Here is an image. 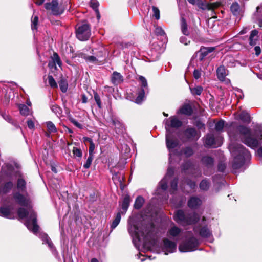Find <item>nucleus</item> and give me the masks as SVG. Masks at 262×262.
<instances>
[{
  "mask_svg": "<svg viewBox=\"0 0 262 262\" xmlns=\"http://www.w3.org/2000/svg\"><path fill=\"white\" fill-rule=\"evenodd\" d=\"M18 107L22 115L26 116L29 115L30 110L26 105L24 104H19Z\"/></svg>",
  "mask_w": 262,
  "mask_h": 262,
  "instance_id": "ea45409f",
  "label": "nucleus"
},
{
  "mask_svg": "<svg viewBox=\"0 0 262 262\" xmlns=\"http://www.w3.org/2000/svg\"><path fill=\"white\" fill-rule=\"evenodd\" d=\"M52 61L55 63V65L57 64L59 67L61 66V61L59 56L56 53H54L52 57Z\"/></svg>",
  "mask_w": 262,
  "mask_h": 262,
  "instance_id": "09e8293b",
  "label": "nucleus"
},
{
  "mask_svg": "<svg viewBox=\"0 0 262 262\" xmlns=\"http://www.w3.org/2000/svg\"><path fill=\"white\" fill-rule=\"evenodd\" d=\"M139 79L141 83V89H144L145 91H148V84L146 78L142 76H140Z\"/></svg>",
  "mask_w": 262,
  "mask_h": 262,
  "instance_id": "37998d69",
  "label": "nucleus"
},
{
  "mask_svg": "<svg viewBox=\"0 0 262 262\" xmlns=\"http://www.w3.org/2000/svg\"><path fill=\"white\" fill-rule=\"evenodd\" d=\"M202 200L197 196H191L188 201V206L191 209H196L202 204Z\"/></svg>",
  "mask_w": 262,
  "mask_h": 262,
  "instance_id": "aec40b11",
  "label": "nucleus"
},
{
  "mask_svg": "<svg viewBox=\"0 0 262 262\" xmlns=\"http://www.w3.org/2000/svg\"><path fill=\"white\" fill-rule=\"evenodd\" d=\"M189 89H190L191 93L193 96L201 95V94H202V93L203 91V87L201 86H200V85H197V86H190Z\"/></svg>",
  "mask_w": 262,
  "mask_h": 262,
  "instance_id": "72a5a7b5",
  "label": "nucleus"
},
{
  "mask_svg": "<svg viewBox=\"0 0 262 262\" xmlns=\"http://www.w3.org/2000/svg\"><path fill=\"white\" fill-rule=\"evenodd\" d=\"M182 169L185 172L190 170L191 171L190 174L195 178L199 177L202 175V173L200 169L198 168L195 169L194 165L190 161L184 163L182 166Z\"/></svg>",
  "mask_w": 262,
  "mask_h": 262,
  "instance_id": "2eb2a0df",
  "label": "nucleus"
},
{
  "mask_svg": "<svg viewBox=\"0 0 262 262\" xmlns=\"http://www.w3.org/2000/svg\"><path fill=\"white\" fill-rule=\"evenodd\" d=\"M200 245L198 238L191 235L179 245V250L181 252H191L196 250Z\"/></svg>",
  "mask_w": 262,
  "mask_h": 262,
  "instance_id": "39448f33",
  "label": "nucleus"
},
{
  "mask_svg": "<svg viewBox=\"0 0 262 262\" xmlns=\"http://www.w3.org/2000/svg\"><path fill=\"white\" fill-rule=\"evenodd\" d=\"M131 202V199L129 195L126 194L125 195L123 199L122 204H121V208L122 210V211L121 212L122 214H124L126 213L127 211L128 207L130 205V203Z\"/></svg>",
  "mask_w": 262,
  "mask_h": 262,
  "instance_id": "393cba45",
  "label": "nucleus"
},
{
  "mask_svg": "<svg viewBox=\"0 0 262 262\" xmlns=\"http://www.w3.org/2000/svg\"><path fill=\"white\" fill-rule=\"evenodd\" d=\"M121 213H121V212H118L117 213L115 219L113 221L111 225V228L112 231L113 229H114L119 224L120 220H121Z\"/></svg>",
  "mask_w": 262,
  "mask_h": 262,
  "instance_id": "e433bc0d",
  "label": "nucleus"
},
{
  "mask_svg": "<svg viewBox=\"0 0 262 262\" xmlns=\"http://www.w3.org/2000/svg\"><path fill=\"white\" fill-rule=\"evenodd\" d=\"M46 10L50 11L53 15L57 16L62 14L65 9L64 5L62 3H59L57 0H52L50 3H47L45 5Z\"/></svg>",
  "mask_w": 262,
  "mask_h": 262,
  "instance_id": "0eeeda50",
  "label": "nucleus"
},
{
  "mask_svg": "<svg viewBox=\"0 0 262 262\" xmlns=\"http://www.w3.org/2000/svg\"><path fill=\"white\" fill-rule=\"evenodd\" d=\"M166 144L169 152V161H171L172 156V150L178 146L179 141L172 133H166Z\"/></svg>",
  "mask_w": 262,
  "mask_h": 262,
  "instance_id": "9d476101",
  "label": "nucleus"
},
{
  "mask_svg": "<svg viewBox=\"0 0 262 262\" xmlns=\"http://www.w3.org/2000/svg\"><path fill=\"white\" fill-rule=\"evenodd\" d=\"M228 133L231 139L229 149L233 157L231 166L234 170H236L249 161L251 156L243 145L236 143L233 141L240 140L245 144L253 149L261 146L262 127L252 133L251 129L248 127L232 123ZM257 154L262 157V146L257 150Z\"/></svg>",
  "mask_w": 262,
  "mask_h": 262,
  "instance_id": "f257e3e1",
  "label": "nucleus"
},
{
  "mask_svg": "<svg viewBox=\"0 0 262 262\" xmlns=\"http://www.w3.org/2000/svg\"><path fill=\"white\" fill-rule=\"evenodd\" d=\"M239 119L243 122L249 123L250 120V116L249 113L245 111L241 112L238 115Z\"/></svg>",
  "mask_w": 262,
  "mask_h": 262,
  "instance_id": "f704fd0d",
  "label": "nucleus"
},
{
  "mask_svg": "<svg viewBox=\"0 0 262 262\" xmlns=\"http://www.w3.org/2000/svg\"><path fill=\"white\" fill-rule=\"evenodd\" d=\"M17 188L19 192H25L26 191V182L22 178H18L17 182Z\"/></svg>",
  "mask_w": 262,
  "mask_h": 262,
  "instance_id": "2f4dec72",
  "label": "nucleus"
},
{
  "mask_svg": "<svg viewBox=\"0 0 262 262\" xmlns=\"http://www.w3.org/2000/svg\"><path fill=\"white\" fill-rule=\"evenodd\" d=\"M165 128L166 133H172L171 128H179L182 125V122L176 116H171L164 120Z\"/></svg>",
  "mask_w": 262,
  "mask_h": 262,
  "instance_id": "f8f14e48",
  "label": "nucleus"
},
{
  "mask_svg": "<svg viewBox=\"0 0 262 262\" xmlns=\"http://www.w3.org/2000/svg\"><path fill=\"white\" fill-rule=\"evenodd\" d=\"M258 31L257 30H253L251 31L249 38V45L251 46H255L259 39Z\"/></svg>",
  "mask_w": 262,
  "mask_h": 262,
  "instance_id": "4be33fe9",
  "label": "nucleus"
},
{
  "mask_svg": "<svg viewBox=\"0 0 262 262\" xmlns=\"http://www.w3.org/2000/svg\"><path fill=\"white\" fill-rule=\"evenodd\" d=\"M74 157L80 159L82 156V152L80 148L74 147L72 150Z\"/></svg>",
  "mask_w": 262,
  "mask_h": 262,
  "instance_id": "49530a36",
  "label": "nucleus"
},
{
  "mask_svg": "<svg viewBox=\"0 0 262 262\" xmlns=\"http://www.w3.org/2000/svg\"><path fill=\"white\" fill-rule=\"evenodd\" d=\"M180 41L181 43L187 45L190 43V41L188 40L187 38L184 36H182L180 38Z\"/></svg>",
  "mask_w": 262,
  "mask_h": 262,
  "instance_id": "69168bd1",
  "label": "nucleus"
},
{
  "mask_svg": "<svg viewBox=\"0 0 262 262\" xmlns=\"http://www.w3.org/2000/svg\"><path fill=\"white\" fill-rule=\"evenodd\" d=\"M226 165L224 163H220L218 164V170L221 172H223L226 169Z\"/></svg>",
  "mask_w": 262,
  "mask_h": 262,
  "instance_id": "774afa93",
  "label": "nucleus"
},
{
  "mask_svg": "<svg viewBox=\"0 0 262 262\" xmlns=\"http://www.w3.org/2000/svg\"><path fill=\"white\" fill-rule=\"evenodd\" d=\"M11 209V206L0 207V215L5 217H10Z\"/></svg>",
  "mask_w": 262,
  "mask_h": 262,
  "instance_id": "7c9ffc66",
  "label": "nucleus"
},
{
  "mask_svg": "<svg viewBox=\"0 0 262 262\" xmlns=\"http://www.w3.org/2000/svg\"><path fill=\"white\" fill-rule=\"evenodd\" d=\"M174 169L172 167H168L167 173L164 178L159 182L158 189L163 191L166 190L167 188V183L171 177L173 175Z\"/></svg>",
  "mask_w": 262,
  "mask_h": 262,
  "instance_id": "dca6fc26",
  "label": "nucleus"
},
{
  "mask_svg": "<svg viewBox=\"0 0 262 262\" xmlns=\"http://www.w3.org/2000/svg\"><path fill=\"white\" fill-rule=\"evenodd\" d=\"M77 38L81 41L87 40L91 35L90 27L87 24H83L79 26L76 31Z\"/></svg>",
  "mask_w": 262,
  "mask_h": 262,
  "instance_id": "9b49d317",
  "label": "nucleus"
},
{
  "mask_svg": "<svg viewBox=\"0 0 262 262\" xmlns=\"http://www.w3.org/2000/svg\"><path fill=\"white\" fill-rule=\"evenodd\" d=\"M228 74V71L223 66H220L216 70L217 77L221 81H225L226 83H229L230 80L226 78V76Z\"/></svg>",
  "mask_w": 262,
  "mask_h": 262,
  "instance_id": "f3484780",
  "label": "nucleus"
},
{
  "mask_svg": "<svg viewBox=\"0 0 262 262\" xmlns=\"http://www.w3.org/2000/svg\"><path fill=\"white\" fill-rule=\"evenodd\" d=\"M111 120L112 124L114 126L116 133L118 135L122 134L125 129L121 120L118 117L114 115L111 117Z\"/></svg>",
  "mask_w": 262,
  "mask_h": 262,
  "instance_id": "4468645a",
  "label": "nucleus"
},
{
  "mask_svg": "<svg viewBox=\"0 0 262 262\" xmlns=\"http://www.w3.org/2000/svg\"><path fill=\"white\" fill-rule=\"evenodd\" d=\"M202 164L208 168H211L214 164L213 159L209 156L203 157L201 159Z\"/></svg>",
  "mask_w": 262,
  "mask_h": 262,
  "instance_id": "cd10ccee",
  "label": "nucleus"
},
{
  "mask_svg": "<svg viewBox=\"0 0 262 262\" xmlns=\"http://www.w3.org/2000/svg\"><path fill=\"white\" fill-rule=\"evenodd\" d=\"M11 92H9V94H8V92H7L5 94L4 99L3 100V103L5 105H7L9 102V100L10 99V94Z\"/></svg>",
  "mask_w": 262,
  "mask_h": 262,
  "instance_id": "0e129e2a",
  "label": "nucleus"
},
{
  "mask_svg": "<svg viewBox=\"0 0 262 262\" xmlns=\"http://www.w3.org/2000/svg\"><path fill=\"white\" fill-rule=\"evenodd\" d=\"M173 218L178 224L185 226L196 223L200 216L196 212L186 213L183 210L179 209L174 212Z\"/></svg>",
  "mask_w": 262,
  "mask_h": 262,
  "instance_id": "20e7f679",
  "label": "nucleus"
},
{
  "mask_svg": "<svg viewBox=\"0 0 262 262\" xmlns=\"http://www.w3.org/2000/svg\"><path fill=\"white\" fill-rule=\"evenodd\" d=\"M144 203V199L141 196H138L135 202L134 207L136 209H140Z\"/></svg>",
  "mask_w": 262,
  "mask_h": 262,
  "instance_id": "4c0bfd02",
  "label": "nucleus"
},
{
  "mask_svg": "<svg viewBox=\"0 0 262 262\" xmlns=\"http://www.w3.org/2000/svg\"><path fill=\"white\" fill-rule=\"evenodd\" d=\"M181 28L182 33L185 35H188L189 32L188 30L187 24L185 19L183 17H181Z\"/></svg>",
  "mask_w": 262,
  "mask_h": 262,
  "instance_id": "c9c22d12",
  "label": "nucleus"
},
{
  "mask_svg": "<svg viewBox=\"0 0 262 262\" xmlns=\"http://www.w3.org/2000/svg\"><path fill=\"white\" fill-rule=\"evenodd\" d=\"M13 187V183L11 181L8 182L1 187L0 192L7 193L12 189Z\"/></svg>",
  "mask_w": 262,
  "mask_h": 262,
  "instance_id": "c756f323",
  "label": "nucleus"
},
{
  "mask_svg": "<svg viewBox=\"0 0 262 262\" xmlns=\"http://www.w3.org/2000/svg\"><path fill=\"white\" fill-rule=\"evenodd\" d=\"M147 91H145L144 89H140L138 93V96L135 99V102L137 104H141L144 100L145 95L147 93Z\"/></svg>",
  "mask_w": 262,
  "mask_h": 262,
  "instance_id": "473e14b6",
  "label": "nucleus"
},
{
  "mask_svg": "<svg viewBox=\"0 0 262 262\" xmlns=\"http://www.w3.org/2000/svg\"><path fill=\"white\" fill-rule=\"evenodd\" d=\"M52 111L57 115H60L62 113L61 108L56 104H53L51 106Z\"/></svg>",
  "mask_w": 262,
  "mask_h": 262,
  "instance_id": "8fccbe9b",
  "label": "nucleus"
},
{
  "mask_svg": "<svg viewBox=\"0 0 262 262\" xmlns=\"http://www.w3.org/2000/svg\"><path fill=\"white\" fill-rule=\"evenodd\" d=\"M78 56L84 59L85 61L88 63H95L98 61L96 57L94 56L88 55L83 52L78 53Z\"/></svg>",
  "mask_w": 262,
  "mask_h": 262,
  "instance_id": "bb28decb",
  "label": "nucleus"
},
{
  "mask_svg": "<svg viewBox=\"0 0 262 262\" xmlns=\"http://www.w3.org/2000/svg\"><path fill=\"white\" fill-rule=\"evenodd\" d=\"M46 124L49 132L56 133L57 131L56 126L52 122L48 121L46 123Z\"/></svg>",
  "mask_w": 262,
  "mask_h": 262,
  "instance_id": "de8ad7c7",
  "label": "nucleus"
},
{
  "mask_svg": "<svg viewBox=\"0 0 262 262\" xmlns=\"http://www.w3.org/2000/svg\"><path fill=\"white\" fill-rule=\"evenodd\" d=\"M194 233L203 239H207L210 242H212L213 238L211 229L207 225L199 224L193 227Z\"/></svg>",
  "mask_w": 262,
  "mask_h": 262,
  "instance_id": "423d86ee",
  "label": "nucleus"
},
{
  "mask_svg": "<svg viewBox=\"0 0 262 262\" xmlns=\"http://www.w3.org/2000/svg\"><path fill=\"white\" fill-rule=\"evenodd\" d=\"M193 110L192 107L189 105H184L181 108H180L178 111V113L182 114L187 116H190L192 114Z\"/></svg>",
  "mask_w": 262,
  "mask_h": 262,
  "instance_id": "c85d7f7f",
  "label": "nucleus"
},
{
  "mask_svg": "<svg viewBox=\"0 0 262 262\" xmlns=\"http://www.w3.org/2000/svg\"><path fill=\"white\" fill-rule=\"evenodd\" d=\"M38 236L43 242H45L48 244V247L52 250L53 253L55 254L56 253V250L55 249L53 244L52 243L48 235L45 233H39Z\"/></svg>",
  "mask_w": 262,
  "mask_h": 262,
  "instance_id": "6ab92c4d",
  "label": "nucleus"
},
{
  "mask_svg": "<svg viewBox=\"0 0 262 262\" xmlns=\"http://www.w3.org/2000/svg\"><path fill=\"white\" fill-rule=\"evenodd\" d=\"M153 16L158 20L160 18V11L158 8L152 6Z\"/></svg>",
  "mask_w": 262,
  "mask_h": 262,
  "instance_id": "13d9d810",
  "label": "nucleus"
},
{
  "mask_svg": "<svg viewBox=\"0 0 262 262\" xmlns=\"http://www.w3.org/2000/svg\"><path fill=\"white\" fill-rule=\"evenodd\" d=\"M182 152L187 158L192 156L194 153L193 148L190 146H187L182 148Z\"/></svg>",
  "mask_w": 262,
  "mask_h": 262,
  "instance_id": "a19ab883",
  "label": "nucleus"
},
{
  "mask_svg": "<svg viewBox=\"0 0 262 262\" xmlns=\"http://www.w3.org/2000/svg\"><path fill=\"white\" fill-rule=\"evenodd\" d=\"M123 81V77L120 73L114 72L111 77V81L114 85H118Z\"/></svg>",
  "mask_w": 262,
  "mask_h": 262,
  "instance_id": "a878e982",
  "label": "nucleus"
},
{
  "mask_svg": "<svg viewBox=\"0 0 262 262\" xmlns=\"http://www.w3.org/2000/svg\"><path fill=\"white\" fill-rule=\"evenodd\" d=\"M230 10L232 13L236 16H241L244 12L243 8H241L237 2H234L230 6Z\"/></svg>",
  "mask_w": 262,
  "mask_h": 262,
  "instance_id": "412c9836",
  "label": "nucleus"
},
{
  "mask_svg": "<svg viewBox=\"0 0 262 262\" xmlns=\"http://www.w3.org/2000/svg\"><path fill=\"white\" fill-rule=\"evenodd\" d=\"M155 226L152 223H148L146 225H142L139 227V224L130 219L128 222V231L132 237L133 242L135 246L139 249L140 245L145 244L146 240L150 238L153 234Z\"/></svg>",
  "mask_w": 262,
  "mask_h": 262,
  "instance_id": "f03ea898",
  "label": "nucleus"
},
{
  "mask_svg": "<svg viewBox=\"0 0 262 262\" xmlns=\"http://www.w3.org/2000/svg\"><path fill=\"white\" fill-rule=\"evenodd\" d=\"M90 6L96 12L97 14V18L99 19L100 17V16L98 9L99 6L98 2L96 0H92L90 2Z\"/></svg>",
  "mask_w": 262,
  "mask_h": 262,
  "instance_id": "79ce46f5",
  "label": "nucleus"
},
{
  "mask_svg": "<svg viewBox=\"0 0 262 262\" xmlns=\"http://www.w3.org/2000/svg\"><path fill=\"white\" fill-rule=\"evenodd\" d=\"M48 82L52 88H57V84L53 77L51 75L48 76Z\"/></svg>",
  "mask_w": 262,
  "mask_h": 262,
  "instance_id": "864d4df0",
  "label": "nucleus"
},
{
  "mask_svg": "<svg viewBox=\"0 0 262 262\" xmlns=\"http://www.w3.org/2000/svg\"><path fill=\"white\" fill-rule=\"evenodd\" d=\"M70 121L75 126L78 127V128L82 129L83 127L82 125H81L80 123L77 121L75 119L72 118L70 119Z\"/></svg>",
  "mask_w": 262,
  "mask_h": 262,
  "instance_id": "680f3d73",
  "label": "nucleus"
},
{
  "mask_svg": "<svg viewBox=\"0 0 262 262\" xmlns=\"http://www.w3.org/2000/svg\"><path fill=\"white\" fill-rule=\"evenodd\" d=\"M27 125L29 129H33L35 127L34 123L31 119H29L27 121Z\"/></svg>",
  "mask_w": 262,
  "mask_h": 262,
  "instance_id": "338daca9",
  "label": "nucleus"
},
{
  "mask_svg": "<svg viewBox=\"0 0 262 262\" xmlns=\"http://www.w3.org/2000/svg\"><path fill=\"white\" fill-rule=\"evenodd\" d=\"M59 87H60V89L61 90V91L63 92V93H66L67 91V89H68V84L67 83L64 82V81H60L59 82Z\"/></svg>",
  "mask_w": 262,
  "mask_h": 262,
  "instance_id": "6e6d98bb",
  "label": "nucleus"
},
{
  "mask_svg": "<svg viewBox=\"0 0 262 262\" xmlns=\"http://www.w3.org/2000/svg\"><path fill=\"white\" fill-rule=\"evenodd\" d=\"M95 144L93 142L90 143V146H89V155L93 156V153H94V151L95 150Z\"/></svg>",
  "mask_w": 262,
  "mask_h": 262,
  "instance_id": "e2e57ef3",
  "label": "nucleus"
},
{
  "mask_svg": "<svg viewBox=\"0 0 262 262\" xmlns=\"http://www.w3.org/2000/svg\"><path fill=\"white\" fill-rule=\"evenodd\" d=\"M202 75V71L201 70L195 69L193 71V76L195 79H199Z\"/></svg>",
  "mask_w": 262,
  "mask_h": 262,
  "instance_id": "052dcab7",
  "label": "nucleus"
},
{
  "mask_svg": "<svg viewBox=\"0 0 262 262\" xmlns=\"http://www.w3.org/2000/svg\"><path fill=\"white\" fill-rule=\"evenodd\" d=\"M214 50L213 47H203L201 48L198 53L199 54V60L202 61L210 53L213 52Z\"/></svg>",
  "mask_w": 262,
  "mask_h": 262,
  "instance_id": "b1692460",
  "label": "nucleus"
},
{
  "mask_svg": "<svg viewBox=\"0 0 262 262\" xmlns=\"http://www.w3.org/2000/svg\"><path fill=\"white\" fill-rule=\"evenodd\" d=\"M201 137V133L192 127H188L183 131L182 140L184 142L196 141Z\"/></svg>",
  "mask_w": 262,
  "mask_h": 262,
  "instance_id": "6e6552de",
  "label": "nucleus"
},
{
  "mask_svg": "<svg viewBox=\"0 0 262 262\" xmlns=\"http://www.w3.org/2000/svg\"><path fill=\"white\" fill-rule=\"evenodd\" d=\"M178 180L177 178H174L172 180L170 183V192L171 193H174L177 190L178 186Z\"/></svg>",
  "mask_w": 262,
  "mask_h": 262,
  "instance_id": "c03bdc74",
  "label": "nucleus"
},
{
  "mask_svg": "<svg viewBox=\"0 0 262 262\" xmlns=\"http://www.w3.org/2000/svg\"><path fill=\"white\" fill-rule=\"evenodd\" d=\"M222 138L221 136H215L214 134L209 133L206 135L205 138L204 145L206 147L216 148L221 146Z\"/></svg>",
  "mask_w": 262,
  "mask_h": 262,
  "instance_id": "1a4fd4ad",
  "label": "nucleus"
},
{
  "mask_svg": "<svg viewBox=\"0 0 262 262\" xmlns=\"http://www.w3.org/2000/svg\"><path fill=\"white\" fill-rule=\"evenodd\" d=\"M181 229L174 225L171 227L167 232V235L169 237L173 238H177L181 233Z\"/></svg>",
  "mask_w": 262,
  "mask_h": 262,
  "instance_id": "5701e85b",
  "label": "nucleus"
},
{
  "mask_svg": "<svg viewBox=\"0 0 262 262\" xmlns=\"http://www.w3.org/2000/svg\"><path fill=\"white\" fill-rule=\"evenodd\" d=\"M38 21V18L37 16H35L32 21V29L33 30L37 29V25Z\"/></svg>",
  "mask_w": 262,
  "mask_h": 262,
  "instance_id": "bf43d9fd",
  "label": "nucleus"
},
{
  "mask_svg": "<svg viewBox=\"0 0 262 262\" xmlns=\"http://www.w3.org/2000/svg\"><path fill=\"white\" fill-rule=\"evenodd\" d=\"M93 159V156L92 155H89L86 162L83 165V167L85 169L89 168L92 164V162Z\"/></svg>",
  "mask_w": 262,
  "mask_h": 262,
  "instance_id": "603ef678",
  "label": "nucleus"
},
{
  "mask_svg": "<svg viewBox=\"0 0 262 262\" xmlns=\"http://www.w3.org/2000/svg\"><path fill=\"white\" fill-rule=\"evenodd\" d=\"M200 188L203 191H207L210 187V182L208 180L205 179L201 181L199 185Z\"/></svg>",
  "mask_w": 262,
  "mask_h": 262,
  "instance_id": "58836bf2",
  "label": "nucleus"
},
{
  "mask_svg": "<svg viewBox=\"0 0 262 262\" xmlns=\"http://www.w3.org/2000/svg\"><path fill=\"white\" fill-rule=\"evenodd\" d=\"M154 32L157 36H164L165 35V33L163 29L158 26L155 27Z\"/></svg>",
  "mask_w": 262,
  "mask_h": 262,
  "instance_id": "3c124183",
  "label": "nucleus"
},
{
  "mask_svg": "<svg viewBox=\"0 0 262 262\" xmlns=\"http://www.w3.org/2000/svg\"><path fill=\"white\" fill-rule=\"evenodd\" d=\"M225 126V121L221 120L217 122L215 125V129L217 132H222Z\"/></svg>",
  "mask_w": 262,
  "mask_h": 262,
  "instance_id": "a18cd8bd",
  "label": "nucleus"
},
{
  "mask_svg": "<svg viewBox=\"0 0 262 262\" xmlns=\"http://www.w3.org/2000/svg\"><path fill=\"white\" fill-rule=\"evenodd\" d=\"M177 250V243L168 238L163 240L162 251L165 255L176 252Z\"/></svg>",
  "mask_w": 262,
  "mask_h": 262,
  "instance_id": "ddd939ff",
  "label": "nucleus"
},
{
  "mask_svg": "<svg viewBox=\"0 0 262 262\" xmlns=\"http://www.w3.org/2000/svg\"><path fill=\"white\" fill-rule=\"evenodd\" d=\"M94 99L96 101V104H97L98 107L99 108H101V99L99 95L97 93H94Z\"/></svg>",
  "mask_w": 262,
  "mask_h": 262,
  "instance_id": "5fc2aeb1",
  "label": "nucleus"
},
{
  "mask_svg": "<svg viewBox=\"0 0 262 262\" xmlns=\"http://www.w3.org/2000/svg\"><path fill=\"white\" fill-rule=\"evenodd\" d=\"M186 184L190 187L192 189H194L196 187V183L194 181L191 179H187L186 180Z\"/></svg>",
  "mask_w": 262,
  "mask_h": 262,
  "instance_id": "4d7b16f0",
  "label": "nucleus"
},
{
  "mask_svg": "<svg viewBox=\"0 0 262 262\" xmlns=\"http://www.w3.org/2000/svg\"><path fill=\"white\" fill-rule=\"evenodd\" d=\"M13 198L15 201L21 206H27L29 204V200L19 192L14 193Z\"/></svg>",
  "mask_w": 262,
  "mask_h": 262,
  "instance_id": "a211bd4d",
  "label": "nucleus"
},
{
  "mask_svg": "<svg viewBox=\"0 0 262 262\" xmlns=\"http://www.w3.org/2000/svg\"><path fill=\"white\" fill-rule=\"evenodd\" d=\"M17 213L18 217L21 219H26L25 225L28 230L32 231L34 234L37 235L39 230V226L37 224L36 215L32 208L26 209L23 208H19L18 209Z\"/></svg>",
  "mask_w": 262,
  "mask_h": 262,
  "instance_id": "7ed1b4c3",
  "label": "nucleus"
}]
</instances>
